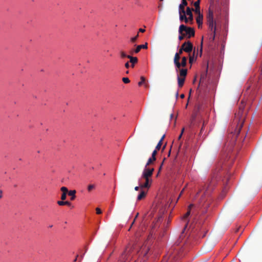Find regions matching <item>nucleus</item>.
<instances>
[{
    "label": "nucleus",
    "instance_id": "25",
    "mask_svg": "<svg viewBox=\"0 0 262 262\" xmlns=\"http://www.w3.org/2000/svg\"><path fill=\"white\" fill-rule=\"evenodd\" d=\"M162 145V143L161 141H159L157 146H156L155 149L159 150L160 149L161 146Z\"/></svg>",
    "mask_w": 262,
    "mask_h": 262
},
{
    "label": "nucleus",
    "instance_id": "42",
    "mask_svg": "<svg viewBox=\"0 0 262 262\" xmlns=\"http://www.w3.org/2000/svg\"><path fill=\"white\" fill-rule=\"evenodd\" d=\"M71 205V203L68 201H65L64 202V205H68L70 206Z\"/></svg>",
    "mask_w": 262,
    "mask_h": 262
},
{
    "label": "nucleus",
    "instance_id": "2",
    "mask_svg": "<svg viewBox=\"0 0 262 262\" xmlns=\"http://www.w3.org/2000/svg\"><path fill=\"white\" fill-rule=\"evenodd\" d=\"M208 23L209 24V27L213 31V36L210 38V40L211 41H213L214 40L215 36V31H216V26L215 23L214 22L213 20V13L209 11V15L208 16Z\"/></svg>",
    "mask_w": 262,
    "mask_h": 262
},
{
    "label": "nucleus",
    "instance_id": "14",
    "mask_svg": "<svg viewBox=\"0 0 262 262\" xmlns=\"http://www.w3.org/2000/svg\"><path fill=\"white\" fill-rule=\"evenodd\" d=\"M177 79H178V86L181 88H182L184 83L185 78L183 77H180V76H177Z\"/></svg>",
    "mask_w": 262,
    "mask_h": 262
},
{
    "label": "nucleus",
    "instance_id": "30",
    "mask_svg": "<svg viewBox=\"0 0 262 262\" xmlns=\"http://www.w3.org/2000/svg\"><path fill=\"white\" fill-rule=\"evenodd\" d=\"M186 17V16L185 13L180 14V19L181 21H183Z\"/></svg>",
    "mask_w": 262,
    "mask_h": 262
},
{
    "label": "nucleus",
    "instance_id": "17",
    "mask_svg": "<svg viewBox=\"0 0 262 262\" xmlns=\"http://www.w3.org/2000/svg\"><path fill=\"white\" fill-rule=\"evenodd\" d=\"M187 57L184 56L182 58L181 62H180V68L181 67L184 68L186 67V64H187Z\"/></svg>",
    "mask_w": 262,
    "mask_h": 262
},
{
    "label": "nucleus",
    "instance_id": "20",
    "mask_svg": "<svg viewBox=\"0 0 262 262\" xmlns=\"http://www.w3.org/2000/svg\"><path fill=\"white\" fill-rule=\"evenodd\" d=\"M196 57H194V51L193 52L192 55L189 54V62L191 64L190 67L191 66V64L193 63V62L196 60Z\"/></svg>",
    "mask_w": 262,
    "mask_h": 262
},
{
    "label": "nucleus",
    "instance_id": "40",
    "mask_svg": "<svg viewBox=\"0 0 262 262\" xmlns=\"http://www.w3.org/2000/svg\"><path fill=\"white\" fill-rule=\"evenodd\" d=\"M165 159H165V158H164V159H163V161H162V163H161V165H160V167H159V171H158V174L159 173V172H160V171H161V168H162V165H163V163H164V161H165Z\"/></svg>",
    "mask_w": 262,
    "mask_h": 262
},
{
    "label": "nucleus",
    "instance_id": "39",
    "mask_svg": "<svg viewBox=\"0 0 262 262\" xmlns=\"http://www.w3.org/2000/svg\"><path fill=\"white\" fill-rule=\"evenodd\" d=\"M64 202L65 201H63L62 200L58 201H57V204H58V205H59L60 206H63V205H64Z\"/></svg>",
    "mask_w": 262,
    "mask_h": 262
},
{
    "label": "nucleus",
    "instance_id": "11",
    "mask_svg": "<svg viewBox=\"0 0 262 262\" xmlns=\"http://www.w3.org/2000/svg\"><path fill=\"white\" fill-rule=\"evenodd\" d=\"M192 10H193V9H191L189 7H187L186 11H185V14H186L188 16L189 20L191 21L193 20V14L192 13Z\"/></svg>",
    "mask_w": 262,
    "mask_h": 262
},
{
    "label": "nucleus",
    "instance_id": "43",
    "mask_svg": "<svg viewBox=\"0 0 262 262\" xmlns=\"http://www.w3.org/2000/svg\"><path fill=\"white\" fill-rule=\"evenodd\" d=\"M129 67V62L127 61V62L125 63V67L127 69H128Z\"/></svg>",
    "mask_w": 262,
    "mask_h": 262
},
{
    "label": "nucleus",
    "instance_id": "13",
    "mask_svg": "<svg viewBox=\"0 0 262 262\" xmlns=\"http://www.w3.org/2000/svg\"><path fill=\"white\" fill-rule=\"evenodd\" d=\"M141 191L140 194L138 195L137 197V200L140 201L144 199L145 196L146 195L147 191H145L143 190L142 189H141Z\"/></svg>",
    "mask_w": 262,
    "mask_h": 262
},
{
    "label": "nucleus",
    "instance_id": "18",
    "mask_svg": "<svg viewBox=\"0 0 262 262\" xmlns=\"http://www.w3.org/2000/svg\"><path fill=\"white\" fill-rule=\"evenodd\" d=\"M196 22L198 24L199 28L200 27V26L202 25L203 23V15H199V16L196 18Z\"/></svg>",
    "mask_w": 262,
    "mask_h": 262
},
{
    "label": "nucleus",
    "instance_id": "26",
    "mask_svg": "<svg viewBox=\"0 0 262 262\" xmlns=\"http://www.w3.org/2000/svg\"><path fill=\"white\" fill-rule=\"evenodd\" d=\"M140 79H141V81L138 82L139 86H141L142 85V84L144 83L145 81V78L143 76H141Z\"/></svg>",
    "mask_w": 262,
    "mask_h": 262
},
{
    "label": "nucleus",
    "instance_id": "31",
    "mask_svg": "<svg viewBox=\"0 0 262 262\" xmlns=\"http://www.w3.org/2000/svg\"><path fill=\"white\" fill-rule=\"evenodd\" d=\"M200 0H198L197 1L194 2V6L195 7V8H200Z\"/></svg>",
    "mask_w": 262,
    "mask_h": 262
},
{
    "label": "nucleus",
    "instance_id": "46",
    "mask_svg": "<svg viewBox=\"0 0 262 262\" xmlns=\"http://www.w3.org/2000/svg\"><path fill=\"white\" fill-rule=\"evenodd\" d=\"M184 20V21H185V22L186 23H187L188 22V21L189 20V18H188V17L187 18V17H186Z\"/></svg>",
    "mask_w": 262,
    "mask_h": 262
},
{
    "label": "nucleus",
    "instance_id": "55",
    "mask_svg": "<svg viewBox=\"0 0 262 262\" xmlns=\"http://www.w3.org/2000/svg\"><path fill=\"white\" fill-rule=\"evenodd\" d=\"M78 255H77L76 257L75 258V259H74V262H75V261L77 260V257H78Z\"/></svg>",
    "mask_w": 262,
    "mask_h": 262
},
{
    "label": "nucleus",
    "instance_id": "36",
    "mask_svg": "<svg viewBox=\"0 0 262 262\" xmlns=\"http://www.w3.org/2000/svg\"><path fill=\"white\" fill-rule=\"evenodd\" d=\"M243 119H242L241 120L239 121V122L238 123V126H239V129H238V132H239V130L241 128V127H242V125H243Z\"/></svg>",
    "mask_w": 262,
    "mask_h": 262
},
{
    "label": "nucleus",
    "instance_id": "56",
    "mask_svg": "<svg viewBox=\"0 0 262 262\" xmlns=\"http://www.w3.org/2000/svg\"><path fill=\"white\" fill-rule=\"evenodd\" d=\"M187 224H186V225H185V227H184V230H185V228L187 227Z\"/></svg>",
    "mask_w": 262,
    "mask_h": 262
},
{
    "label": "nucleus",
    "instance_id": "59",
    "mask_svg": "<svg viewBox=\"0 0 262 262\" xmlns=\"http://www.w3.org/2000/svg\"><path fill=\"white\" fill-rule=\"evenodd\" d=\"M165 145H164V146L163 147V148H162V150H164V149L165 148Z\"/></svg>",
    "mask_w": 262,
    "mask_h": 262
},
{
    "label": "nucleus",
    "instance_id": "3",
    "mask_svg": "<svg viewBox=\"0 0 262 262\" xmlns=\"http://www.w3.org/2000/svg\"><path fill=\"white\" fill-rule=\"evenodd\" d=\"M183 32H185L184 33L187 38L194 36L195 34V32L193 28L181 25L179 27V34H182Z\"/></svg>",
    "mask_w": 262,
    "mask_h": 262
},
{
    "label": "nucleus",
    "instance_id": "58",
    "mask_svg": "<svg viewBox=\"0 0 262 262\" xmlns=\"http://www.w3.org/2000/svg\"><path fill=\"white\" fill-rule=\"evenodd\" d=\"M183 190H184V189H183L182 190V191H181V193H180V195H179V197L180 196V195H181V194L183 193Z\"/></svg>",
    "mask_w": 262,
    "mask_h": 262
},
{
    "label": "nucleus",
    "instance_id": "53",
    "mask_svg": "<svg viewBox=\"0 0 262 262\" xmlns=\"http://www.w3.org/2000/svg\"><path fill=\"white\" fill-rule=\"evenodd\" d=\"M184 132V128H183L182 129V130H181V134H182L183 135V134Z\"/></svg>",
    "mask_w": 262,
    "mask_h": 262
},
{
    "label": "nucleus",
    "instance_id": "15",
    "mask_svg": "<svg viewBox=\"0 0 262 262\" xmlns=\"http://www.w3.org/2000/svg\"><path fill=\"white\" fill-rule=\"evenodd\" d=\"M129 62L132 63L131 67H134V64L138 62V58L136 57L129 56Z\"/></svg>",
    "mask_w": 262,
    "mask_h": 262
},
{
    "label": "nucleus",
    "instance_id": "48",
    "mask_svg": "<svg viewBox=\"0 0 262 262\" xmlns=\"http://www.w3.org/2000/svg\"><path fill=\"white\" fill-rule=\"evenodd\" d=\"M165 137V135L164 134V135H163V136L162 137V138L160 140V141H162V143L163 142V140H164Z\"/></svg>",
    "mask_w": 262,
    "mask_h": 262
},
{
    "label": "nucleus",
    "instance_id": "16",
    "mask_svg": "<svg viewBox=\"0 0 262 262\" xmlns=\"http://www.w3.org/2000/svg\"><path fill=\"white\" fill-rule=\"evenodd\" d=\"M193 206H194V205L192 204L189 205V206H188V208L187 212L186 213V214L183 216L184 219H186L189 216V215L190 214L191 209L193 207Z\"/></svg>",
    "mask_w": 262,
    "mask_h": 262
},
{
    "label": "nucleus",
    "instance_id": "9",
    "mask_svg": "<svg viewBox=\"0 0 262 262\" xmlns=\"http://www.w3.org/2000/svg\"><path fill=\"white\" fill-rule=\"evenodd\" d=\"M187 5L186 0H182V3L179 5V14L185 13V7Z\"/></svg>",
    "mask_w": 262,
    "mask_h": 262
},
{
    "label": "nucleus",
    "instance_id": "44",
    "mask_svg": "<svg viewBox=\"0 0 262 262\" xmlns=\"http://www.w3.org/2000/svg\"><path fill=\"white\" fill-rule=\"evenodd\" d=\"M145 31V30L144 29L140 28L139 30V32L144 33Z\"/></svg>",
    "mask_w": 262,
    "mask_h": 262
},
{
    "label": "nucleus",
    "instance_id": "6",
    "mask_svg": "<svg viewBox=\"0 0 262 262\" xmlns=\"http://www.w3.org/2000/svg\"><path fill=\"white\" fill-rule=\"evenodd\" d=\"M182 47L185 52L190 53L193 49V45L190 41H185L182 45Z\"/></svg>",
    "mask_w": 262,
    "mask_h": 262
},
{
    "label": "nucleus",
    "instance_id": "45",
    "mask_svg": "<svg viewBox=\"0 0 262 262\" xmlns=\"http://www.w3.org/2000/svg\"><path fill=\"white\" fill-rule=\"evenodd\" d=\"M138 215H139V213H137V214H136V216H135V217L134 220L133 222L132 223V225L134 223V222H135V220L137 218V217H138Z\"/></svg>",
    "mask_w": 262,
    "mask_h": 262
},
{
    "label": "nucleus",
    "instance_id": "8",
    "mask_svg": "<svg viewBox=\"0 0 262 262\" xmlns=\"http://www.w3.org/2000/svg\"><path fill=\"white\" fill-rule=\"evenodd\" d=\"M176 71L177 72H179L177 75V76H180V77L185 78L187 74V70L186 69H181L176 68Z\"/></svg>",
    "mask_w": 262,
    "mask_h": 262
},
{
    "label": "nucleus",
    "instance_id": "38",
    "mask_svg": "<svg viewBox=\"0 0 262 262\" xmlns=\"http://www.w3.org/2000/svg\"><path fill=\"white\" fill-rule=\"evenodd\" d=\"M184 51V49L182 47V46H181L180 49H179V52L178 53H176L177 54H179V55H181L182 54L183 52Z\"/></svg>",
    "mask_w": 262,
    "mask_h": 262
},
{
    "label": "nucleus",
    "instance_id": "52",
    "mask_svg": "<svg viewBox=\"0 0 262 262\" xmlns=\"http://www.w3.org/2000/svg\"><path fill=\"white\" fill-rule=\"evenodd\" d=\"M178 95H179V93H178V91H177L176 94V97L177 99L178 98Z\"/></svg>",
    "mask_w": 262,
    "mask_h": 262
},
{
    "label": "nucleus",
    "instance_id": "10",
    "mask_svg": "<svg viewBox=\"0 0 262 262\" xmlns=\"http://www.w3.org/2000/svg\"><path fill=\"white\" fill-rule=\"evenodd\" d=\"M180 55L179 54H175L173 62L176 66V68H180Z\"/></svg>",
    "mask_w": 262,
    "mask_h": 262
},
{
    "label": "nucleus",
    "instance_id": "23",
    "mask_svg": "<svg viewBox=\"0 0 262 262\" xmlns=\"http://www.w3.org/2000/svg\"><path fill=\"white\" fill-rule=\"evenodd\" d=\"M120 57L121 58H128V57L130 56V55H127L125 52L123 51H121L120 52Z\"/></svg>",
    "mask_w": 262,
    "mask_h": 262
},
{
    "label": "nucleus",
    "instance_id": "4",
    "mask_svg": "<svg viewBox=\"0 0 262 262\" xmlns=\"http://www.w3.org/2000/svg\"><path fill=\"white\" fill-rule=\"evenodd\" d=\"M133 251V250L131 246L126 247L125 251L121 255L120 260L125 262L126 260H128L130 258V255Z\"/></svg>",
    "mask_w": 262,
    "mask_h": 262
},
{
    "label": "nucleus",
    "instance_id": "60",
    "mask_svg": "<svg viewBox=\"0 0 262 262\" xmlns=\"http://www.w3.org/2000/svg\"><path fill=\"white\" fill-rule=\"evenodd\" d=\"M170 154V150H169V152H168V156H169Z\"/></svg>",
    "mask_w": 262,
    "mask_h": 262
},
{
    "label": "nucleus",
    "instance_id": "29",
    "mask_svg": "<svg viewBox=\"0 0 262 262\" xmlns=\"http://www.w3.org/2000/svg\"><path fill=\"white\" fill-rule=\"evenodd\" d=\"M138 37H139V34L138 33L136 36H135V37H132L130 38L131 42H135L137 40Z\"/></svg>",
    "mask_w": 262,
    "mask_h": 262
},
{
    "label": "nucleus",
    "instance_id": "50",
    "mask_svg": "<svg viewBox=\"0 0 262 262\" xmlns=\"http://www.w3.org/2000/svg\"><path fill=\"white\" fill-rule=\"evenodd\" d=\"M180 97H181V98L183 99L185 97V95L184 94H182L180 95Z\"/></svg>",
    "mask_w": 262,
    "mask_h": 262
},
{
    "label": "nucleus",
    "instance_id": "32",
    "mask_svg": "<svg viewBox=\"0 0 262 262\" xmlns=\"http://www.w3.org/2000/svg\"><path fill=\"white\" fill-rule=\"evenodd\" d=\"M180 34L181 35H179V39L180 40H183L184 38L185 37H186V35H185V34L183 32H182V33Z\"/></svg>",
    "mask_w": 262,
    "mask_h": 262
},
{
    "label": "nucleus",
    "instance_id": "47",
    "mask_svg": "<svg viewBox=\"0 0 262 262\" xmlns=\"http://www.w3.org/2000/svg\"><path fill=\"white\" fill-rule=\"evenodd\" d=\"M165 137V135L164 134V135H163V136L162 137V138L160 140V141H162V143L163 142V140H164Z\"/></svg>",
    "mask_w": 262,
    "mask_h": 262
},
{
    "label": "nucleus",
    "instance_id": "5",
    "mask_svg": "<svg viewBox=\"0 0 262 262\" xmlns=\"http://www.w3.org/2000/svg\"><path fill=\"white\" fill-rule=\"evenodd\" d=\"M154 171V168H146L145 166L143 171L141 179H151L150 178L152 176Z\"/></svg>",
    "mask_w": 262,
    "mask_h": 262
},
{
    "label": "nucleus",
    "instance_id": "34",
    "mask_svg": "<svg viewBox=\"0 0 262 262\" xmlns=\"http://www.w3.org/2000/svg\"><path fill=\"white\" fill-rule=\"evenodd\" d=\"M122 81L125 83H128L130 82L129 79L127 77H123L122 78Z\"/></svg>",
    "mask_w": 262,
    "mask_h": 262
},
{
    "label": "nucleus",
    "instance_id": "7",
    "mask_svg": "<svg viewBox=\"0 0 262 262\" xmlns=\"http://www.w3.org/2000/svg\"><path fill=\"white\" fill-rule=\"evenodd\" d=\"M145 182L144 183H142L141 180H139V183L140 184V187L141 189H143L144 188H149L150 186V184L152 182L151 179H144Z\"/></svg>",
    "mask_w": 262,
    "mask_h": 262
},
{
    "label": "nucleus",
    "instance_id": "1",
    "mask_svg": "<svg viewBox=\"0 0 262 262\" xmlns=\"http://www.w3.org/2000/svg\"><path fill=\"white\" fill-rule=\"evenodd\" d=\"M209 194V190L208 188L204 192V195L202 196L200 200L199 207L202 209V212L205 213L207 211V208L209 207L211 199L208 198Z\"/></svg>",
    "mask_w": 262,
    "mask_h": 262
},
{
    "label": "nucleus",
    "instance_id": "37",
    "mask_svg": "<svg viewBox=\"0 0 262 262\" xmlns=\"http://www.w3.org/2000/svg\"><path fill=\"white\" fill-rule=\"evenodd\" d=\"M193 11H194V12L196 14H198L199 15L201 14H200V8H195V10H193Z\"/></svg>",
    "mask_w": 262,
    "mask_h": 262
},
{
    "label": "nucleus",
    "instance_id": "54",
    "mask_svg": "<svg viewBox=\"0 0 262 262\" xmlns=\"http://www.w3.org/2000/svg\"><path fill=\"white\" fill-rule=\"evenodd\" d=\"M239 113H240L239 112V113H238V114H235L236 116H237V117L239 116V115H240Z\"/></svg>",
    "mask_w": 262,
    "mask_h": 262
},
{
    "label": "nucleus",
    "instance_id": "21",
    "mask_svg": "<svg viewBox=\"0 0 262 262\" xmlns=\"http://www.w3.org/2000/svg\"><path fill=\"white\" fill-rule=\"evenodd\" d=\"M207 73V70H206L205 74L201 75L198 87H199L200 86L201 83H203L204 81L205 80L206 77Z\"/></svg>",
    "mask_w": 262,
    "mask_h": 262
},
{
    "label": "nucleus",
    "instance_id": "62",
    "mask_svg": "<svg viewBox=\"0 0 262 262\" xmlns=\"http://www.w3.org/2000/svg\"><path fill=\"white\" fill-rule=\"evenodd\" d=\"M1 197H2V195H0V198H1Z\"/></svg>",
    "mask_w": 262,
    "mask_h": 262
},
{
    "label": "nucleus",
    "instance_id": "41",
    "mask_svg": "<svg viewBox=\"0 0 262 262\" xmlns=\"http://www.w3.org/2000/svg\"><path fill=\"white\" fill-rule=\"evenodd\" d=\"M96 213L98 214H100L102 213V211L99 208H96Z\"/></svg>",
    "mask_w": 262,
    "mask_h": 262
},
{
    "label": "nucleus",
    "instance_id": "51",
    "mask_svg": "<svg viewBox=\"0 0 262 262\" xmlns=\"http://www.w3.org/2000/svg\"><path fill=\"white\" fill-rule=\"evenodd\" d=\"M182 134H180V135H179V136L178 137V140H180L181 138H182Z\"/></svg>",
    "mask_w": 262,
    "mask_h": 262
},
{
    "label": "nucleus",
    "instance_id": "33",
    "mask_svg": "<svg viewBox=\"0 0 262 262\" xmlns=\"http://www.w3.org/2000/svg\"><path fill=\"white\" fill-rule=\"evenodd\" d=\"M157 150L155 149L152 153L151 157L152 159H154L155 158H156V155L157 154Z\"/></svg>",
    "mask_w": 262,
    "mask_h": 262
},
{
    "label": "nucleus",
    "instance_id": "63",
    "mask_svg": "<svg viewBox=\"0 0 262 262\" xmlns=\"http://www.w3.org/2000/svg\"><path fill=\"white\" fill-rule=\"evenodd\" d=\"M161 1H162L163 0H160Z\"/></svg>",
    "mask_w": 262,
    "mask_h": 262
},
{
    "label": "nucleus",
    "instance_id": "49",
    "mask_svg": "<svg viewBox=\"0 0 262 262\" xmlns=\"http://www.w3.org/2000/svg\"><path fill=\"white\" fill-rule=\"evenodd\" d=\"M140 186H136V187H135V190L136 191H138V190H139V189H140Z\"/></svg>",
    "mask_w": 262,
    "mask_h": 262
},
{
    "label": "nucleus",
    "instance_id": "22",
    "mask_svg": "<svg viewBox=\"0 0 262 262\" xmlns=\"http://www.w3.org/2000/svg\"><path fill=\"white\" fill-rule=\"evenodd\" d=\"M148 250H149L148 248H146L145 247L144 248H142L140 250V251H141V253L144 256H145L147 254Z\"/></svg>",
    "mask_w": 262,
    "mask_h": 262
},
{
    "label": "nucleus",
    "instance_id": "61",
    "mask_svg": "<svg viewBox=\"0 0 262 262\" xmlns=\"http://www.w3.org/2000/svg\"><path fill=\"white\" fill-rule=\"evenodd\" d=\"M50 228L52 227V225L50 226Z\"/></svg>",
    "mask_w": 262,
    "mask_h": 262
},
{
    "label": "nucleus",
    "instance_id": "12",
    "mask_svg": "<svg viewBox=\"0 0 262 262\" xmlns=\"http://www.w3.org/2000/svg\"><path fill=\"white\" fill-rule=\"evenodd\" d=\"M147 49V43H145L144 45H138L137 46L136 49L135 50L134 52L135 53H139L140 50L142 49Z\"/></svg>",
    "mask_w": 262,
    "mask_h": 262
},
{
    "label": "nucleus",
    "instance_id": "35",
    "mask_svg": "<svg viewBox=\"0 0 262 262\" xmlns=\"http://www.w3.org/2000/svg\"><path fill=\"white\" fill-rule=\"evenodd\" d=\"M67 193H62V195L61 196V200L64 201V200H65L66 199V198H67Z\"/></svg>",
    "mask_w": 262,
    "mask_h": 262
},
{
    "label": "nucleus",
    "instance_id": "24",
    "mask_svg": "<svg viewBox=\"0 0 262 262\" xmlns=\"http://www.w3.org/2000/svg\"><path fill=\"white\" fill-rule=\"evenodd\" d=\"M156 160V158H155L154 159H152V157L149 158L146 164V167L151 164L153 162Z\"/></svg>",
    "mask_w": 262,
    "mask_h": 262
},
{
    "label": "nucleus",
    "instance_id": "27",
    "mask_svg": "<svg viewBox=\"0 0 262 262\" xmlns=\"http://www.w3.org/2000/svg\"><path fill=\"white\" fill-rule=\"evenodd\" d=\"M95 188V185L93 184L89 185L88 187V190L90 192Z\"/></svg>",
    "mask_w": 262,
    "mask_h": 262
},
{
    "label": "nucleus",
    "instance_id": "19",
    "mask_svg": "<svg viewBox=\"0 0 262 262\" xmlns=\"http://www.w3.org/2000/svg\"><path fill=\"white\" fill-rule=\"evenodd\" d=\"M76 193V191L75 190H70L68 192V194L71 196V200L73 201L74 200L75 198H76V195H75V194Z\"/></svg>",
    "mask_w": 262,
    "mask_h": 262
},
{
    "label": "nucleus",
    "instance_id": "57",
    "mask_svg": "<svg viewBox=\"0 0 262 262\" xmlns=\"http://www.w3.org/2000/svg\"><path fill=\"white\" fill-rule=\"evenodd\" d=\"M196 80V77L194 78L193 82L194 83Z\"/></svg>",
    "mask_w": 262,
    "mask_h": 262
},
{
    "label": "nucleus",
    "instance_id": "28",
    "mask_svg": "<svg viewBox=\"0 0 262 262\" xmlns=\"http://www.w3.org/2000/svg\"><path fill=\"white\" fill-rule=\"evenodd\" d=\"M60 190L62 192V193H67L69 192L68 188L64 186L60 188Z\"/></svg>",
    "mask_w": 262,
    "mask_h": 262
}]
</instances>
